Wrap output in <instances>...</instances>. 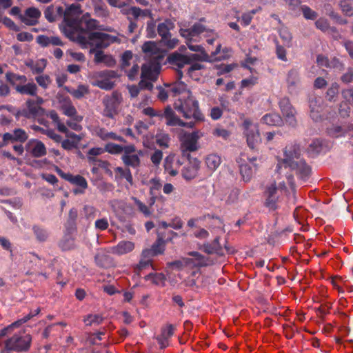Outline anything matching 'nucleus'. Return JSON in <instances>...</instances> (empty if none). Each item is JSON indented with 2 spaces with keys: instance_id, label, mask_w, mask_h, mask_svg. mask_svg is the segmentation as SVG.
I'll list each match as a JSON object with an SVG mask.
<instances>
[{
  "instance_id": "obj_1",
  "label": "nucleus",
  "mask_w": 353,
  "mask_h": 353,
  "mask_svg": "<svg viewBox=\"0 0 353 353\" xmlns=\"http://www.w3.org/2000/svg\"><path fill=\"white\" fill-rule=\"evenodd\" d=\"M188 94L186 98L180 99L174 103V109L181 113L185 119L193 118L197 121H203L204 117L199 110L197 100L192 96L190 90L188 91Z\"/></svg>"
},
{
  "instance_id": "obj_2",
  "label": "nucleus",
  "mask_w": 353,
  "mask_h": 353,
  "mask_svg": "<svg viewBox=\"0 0 353 353\" xmlns=\"http://www.w3.org/2000/svg\"><path fill=\"white\" fill-rule=\"evenodd\" d=\"M90 54L108 48L111 43L117 42L118 38L115 36L101 32H92L88 34Z\"/></svg>"
},
{
  "instance_id": "obj_3",
  "label": "nucleus",
  "mask_w": 353,
  "mask_h": 353,
  "mask_svg": "<svg viewBox=\"0 0 353 353\" xmlns=\"http://www.w3.org/2000/svg\"><path fill=\"white\" fill-rule=\"evenodd\" d=\"M32 337L30 334L24 332L14 334L11 338L6 341V350H2L1 353H8L9 350L23 352L29 350Z\"/></svg>"
},
{
  "instance_id": "obj_4",
  "label": "nucleus",
  "mask_w": 353,
  "mask_h": 353,
  "mask_svg": "<svg viewBox=\"0 0 353 353\" xmlns=\"http://www.w3.org/2000/svg\"><path fill=\"white\" fill-rule=\"evenodd\" d=\"M121 94L117 91L112 93L111 96H106L103 99L104 105L103 115L110 119H113L114 115L118 113L117 109L121 103Z\"/></svg>"
},
{
  "instance_id": "obj_5",
  "label": "nucleus",
  "mask_w": 353,
  "mask_h": 353,
  "mask_svg": "<svg viewBox=\"0 0 353 353\" xmlns=\"http://www.w3.org/2000/svg\"><path fill=\"white\" fill-rule=\"evenodd\" d=\"M161 59H162V57L157 55L154 58V60L143 64L141 66V79L155 81L161 70V64L159 62Z\"/></svg>"
},
{
  "instance_id": "obj_6",
  "label": "nucleus",
  "mask_w": 353,
  "mask_h": 353,
  "mask_svg": "<svg viewBox=\"0 0 353 353\" xmlns=\"http://www.w3.org/2000/svg\"><path fill=\"white\" fill-rule=\"evenodd\" d=\"M245 128L244 134L246 137L247 143L251 149H254L261 142V137L256 125H252L248 121L243 122Z\"/></svg>"
},
{
  "instance_id": "obj_7",
  "label": "nucleus",
  "mask_w": 353,
  "mask_h": 353,
  "mask_svg": "<svg viewBox=\"0 0 353 353\" xmlns=\"http://www.w3.org/2000/svg\"><path fill=\"white\" fill-rule=\"evenodd\" d=\"M82 13L81 6L79 3H72L65 10L63 22L69 28H74L77 25L78 18Z\"/></svg>"
},
{
  "instance_id": "obj_8",
  "label": "nucleus",
  "mask_w": 353,
  "mask_h": 353,
  "mask_svg": "<svg viewBox=\"0 0 353 353\" xmlns=\"http://www.w3.org/2000/svg\"><path fill=\"white\" fill-rule=\"evenodd\" d=\"M279 107L285 121L290 125L294 126L296 123L295 119L296 111L290 103V99L288 97L281 99L279 101Z\"/></svg>"
},
{
  "instance_id": "obj_9",
  "label": "nucleus",
  "mask_w": 353,
  "mask_h": 353,
  "mask_svg": "<svg viewBox=\"0 0 353 353\" xmlns=\"http://www.w3.org/2000/svg\"><path fill=\"white\" fill-rule=\"evenodd\" d=\"M309 108L310 110L311 118L317 121L321 119V112L323 110V100L320 97H316L314 94L309 96Z\"/></svg>"
},
{
  "instance_id": "obj_10",
  "label": "nucleus",
  "mask_w": 353,
  "mask_h": 353,
  "mask_svg": "<svg viewBox=\"0 0 353 353\" xmlns=\"http://www.w3.org/2000/svg\"><path fill=\"white\" fill-rule=\"evenodd\" d=\"M219 241L220 237L216 236L212 242H206L199 245V249L208 254H215L218 256H223L225 254Z\"/></svg>"
},
{
  "instance_id": "obj_11",
  "label": "nucleus",
  "mask_w": 353,
  "mask_h": 353,
  "mask_svg": "<svg viewBox=\"0 0 353 353\" xmlns=\"http://www.w3.org/2000/svg\"><path fill=\"white\" fill-rule=\"evenodd\" d=\"M27 152L33 157L39 158L46 154V148L43 142L37 139L30 140L25 145Z\"/></svg>"
},
{
  "instance_id": "obj_12",
  "label": "nucleus",
  "mask_w": 353,
  "mask_h": 353,
  "mask_svg": "<svg viewBox=\"0 0 353 353\" xmlns=\"http://www.w3.org/2000/svg\"><path fill=\"white\" fill-rule=\"evenodd\" d=\"M55 170L61 178H63L65 181H69L72 184L76 185L83 189L88 188L87 181L83 176L79 174L74 176L70 173H65L64 172H63L61 169H60L57 166L56 167Z\"/></svg>"
},
{
  "instance_id": "obj_13",
  "label": "nucleus",
  "mask_w": 353,
  "mask_h": 353,
  "mask_svg": "<svg viewBox=\"0 0 353 353\" xmlns=\"http://www.w3.org/2000/svg\"><path fill=\"white\" fill-rule=\"evenodd\" d=\"M288 166L292 170H295L299 177L304 181L308 178L311 172L310 166L303 160L291 162ZM285 167H287V165Z\"/></svg>"
},
{
  "instance_id": "obj_14",
  "label": "nucleus",
  "mask_w": 353,
  "mask_h": 353,
  "mask_svg": "<svg viewBox=\"0 0 353 353\" xmlns=\"http://www.w3.org/2000/svg\"><path fill=\"white\" fill-rule=\"evenodd\" d=\"M199 137L197 132L192 133L185 132L181 139V148H185L189 151L194 152L197 150V139Z\"/></svg>"
},
{
  "instance_id": "obj_15",
  "label": "nucleus",
  "mask_w": 353,
  "mask_h": 353,
  "mask_svg": "<svg viewBox=\"0 0 353 353\" xmlns=\"http://www.w3.org/2000/svg\"><path fill=\"white\" fill-rule=\"evenodd\" d=\"M284 154L285 159L283 160V162L286 166L290 164L291 162H295V159H298L300 157L301 148L297 144L292 145L285 148Z\"/></svg>"
},
{
  "instance_id": "obj_16",
  "label": "nucleus",
  "mask_w": 353,
  "mask_h": 353,
  "mask_svg": "<svg viewBox=\"0 0 353 353\" xmlns=\"http://www.w3.org/2000/svg\"><path fill=\"white\" fill-rule=\"evenodd\" d=\"M276 192L277 189L275 184H272L269 186L265 192L266 196L265 205L271 210H275L276 208V201L278 199Z\"/></svg>"
},
{
  "instance_id": "obj_17",
  "label": "nucleus",
  "mask_w": 353,
  "mask_h": 353,
  "mask_svg": "<svg viewBox=\"0 0 353 353\" xmlns=\"http://www.w3.org/2000/svg\"><path fill=\"white\" fill-rule=\"evenodd\" d=\"M6 139H10L11 143L19 142L25 143L28 139L27 132L21 128H16L12 133L6 132Z\"/></svg>"
},
{
  "instance_id": "obj_18",
  "label": "nucleus",
  "mask_w": 353,
  "mask_h": 353,
  "mask_svg": "<svg viewBox=\"0 0 353 353\" xmlns=\"http://www.w3.org/2000/svg\"><path fill=\"white\" fill-rule=\"evenodd\" d=\"M94 62L96 64L103 63L107 67H113L116 65V60L110 54H104L103 51L95 52Z\"/></svg>"
},
{
  "instance_id": "obj_19",
  "label": "nucleus",
  "mask_w": 353,
  "mask_h": 353,
  "mask_svg": "<svg viewBox=\"0 0 353 353\" xmlns=\"http://www.w3.org/2000/svg\"><path fill=\"white\" fill-rule=\"evenodd\" d=\"M174 27V23L170 19H166L164 22L161 23L157 26V32L161 37L162 41H165L170 37V30Z\"/></svg>"
},
{
  "instance_id": "obj_20",
  "label": "nucleus",
  "mask_w": 353,
  "mask_h": 353,
  "mask_svg": "<svg viewBox=\"0 0 353 353\" xmlns=\"http://www.w3.org/2000/svg\"><path fill=\"white\" fill-rule=\"evenodd\" d=\"M168 61L170 64L175 65L179 68H182L185 64H189L188 55H183L176 52L170 54Z\"/></svg>"
},
{
  "instance_id": "obj_21",
  "label": "nucleus",
  "mask_w": 353,
  "mask_h": 353,
  "mask_svg": "<svg viewBox=\"0 0 353 353\" xmlns=\"http://www.w3.org/2000/svg\"><path fill=\"white\" fill-rule=\"evenodd\" d=\"M134 244L131 241H121L116 246L112 247L111 252L112 254L122 255L133 250Z\"/></svg>"
},
{
  "instance_id": "obj_22",
  "label": "nucleus",
  "mask_w": 353,
  "mask_h": 353,
  "mask_svg": "<svg viewBox=\"0 0 353 353\" xmlns=\"http://www.w3.org/2000/svg\"><path fill=\"white\" fill-rule=\"evenodd\" d=\"M163 116L166 119V124L170 126H179L182 121L169 105L165 108Z\"/></svg>"
},
{
  "instance_id": "obj_23",
  "label": "nucleus",
  "mask_w": 353,
  "mask_h": 353,
  "mask_svg": "<svg viewBox=\"0 0 353 353\" xmlns=\"http://www.w3.org/2000/svg\"><path fill=\"white\" fill-rule=\"evenodd\" d=\"M37 42L42 47H46L50 44L53 46H61L63 45V42L58 37H47L45 35H39L37 37Z\"/></svg>"
},
{
  "instance_id": "obj_24",
  "label": "nucleus",
  "mask_w": 353,
  "mask_h": 353,
  "mask_svg": "<svg viewBox=\"0 0 353 353\" xmlns=\"http://www.w3.org/2000/svg\"><path fill=\"white\" fill-rule=\"evenodd\" d=\"M15 90L21 94H28L30 96H36L37 86L34 83H28L23 85H16Z\"/></svg>"
},
{
  "instance_id": "obj_25",
  "label": "nucleus",
  "mask_w": 353,
  "mask_h": 353,
  "mask_svg": "<svg viewBox=\"0 0 353 353\" xmlns=\"http://www.w3.org/2000/svg\"><path fill=\"white\" fill-rule=\"evenodd\" d=\"M262 121L268 125L280 126L283 121L281 117L276 113L266 114L262 117Z\"/></svg>"
},
{
  "instance_id": "obj_26",
  "label": "nucleus",
  "mask_w": 353,
  "mask_h": 353,
  "mask_svg": "<svg viewBox=\"0 0 353 353\" xmlns=\"http://www.w3.org/2000/svg\"><path fill=\"white\" fill-rule=\"evenodd\" d=\"M94 260L97 265L102 268H108L112 265V259L105 253H97Z\"/></svg>"
},
{
  "instance_id": "obj_27",
  "label": "nucleus",
  "mask_w": 353,
  "mask_h": 353,
  "mask_svg": "<svg viewBox=\"0 0 353 353\" xmlns=\"http://www.w3.org/2000/svg\"><path fill=\"white\" fill-rule=\"evenodd\" d=\"M59 247L63 251H68L75 248L74 239L68 232L66 233L59 243Z\"/></svg>"
},
{
  "instance_id": "obj_28",
  "label": "nucleus",
  "mask_w": 353,
  "mask_h": 353,
  "mask_svg": "<svg viewBox=\"0 0 353 353\" xmlns=\"http://www.w3.org/2000/svg\"><path fill=\"white\" fill-rule=\"evenodd\" d=\"M26 105L28 109V112L31 114L32 118L43 115L45 112L44 108L35 104L34 99H29L26 101Z\"/></svg>"
},
{
  "instance_id": "obj_29",
  "label": "nucleus",
  "mask_w": 353,
  "mask_h": 353,
  "mask_svg": "<svg viewBox=\"0 0 353 353\" xmlns=\"http://www.w3.org/2000/svg\"><path fill=\"white\" fill-rule=\"evenodd\" d=\"M168 240H165L163 235L158 233V237L156 241L152 244L151 249L157 256L161 254L164 252L165 242ZM171 240V238L169 239Z\"/></svg>"
},
{
  "instance_id": "obj_30",
  "label": "nucleus",
  "mask_w": 353,
  "mask_h": 353,
  "mask_svg": "<svg viewBox=\"0 0 353 353\" xmlns=\"http://www.w3.org/2000/svg\"><path fill=\"white\" fill-rule=\"evenodd\" d=\"M239 164V172L244 181H249L253 174L252 168L248 163H241V159L237 160Z\"/></svg>"
},
{
  "instance_id": "obj_31",
  "label": "nucleus",
  "mask_w": 353,
  "mask_h": 353,
  "mask_svg": "<svg viewBox=\"0 0 353 353\" xmlns=\"http://www.w3.org/2000/svg\"><path fill=\"white\" fill-rule=\"evenodd\" d=\"M300 81L299 74L297 70L292 69L288 72L287 83L288 88L292 91L295 89Z\"/></svg>"
},
{
  "instance_id": "obj_32",
  "label": "nucleus",
  "mask_w": 353,
  "mask_h": 353,
  "mask_svg": "<svg viewBox=\"0 0 353 353\" xmlns=\"http://www.w3.org/2000/svg\"><path fill=\"white\" fill-rule=\"evenodd\" d=\"M121 159L125 165L132 168H137L141 163L138 154L122 155Z\"/></svg>"
},
{
  "instance_id": "obj_33",
  "label": "nucleus",
  "mask_w": 353,
  "mask_h": 353,
  "mask_svg": "<svg viewBox=\"0 0 353 353\" xmlns=\"http://www.w3.org/2000/svg\"><path fill=\"white\" fill-rule=\"evenodd\" d=\"M181 31L188 32L190 37H194L206 31V28L203 25L199 23H195L190 28L181 29Z\"/></svg>"
},
{
  "instance_id": "obj_34",
  "label": "nucleus",
  "mask_w": 353,
  "mask_h": 353,
  "mask_svg": "<svg viewBox=\"0 0 353 353\" xmlns=\"http://www.w3.org/2000/svg\"><path fill=\"white\" fill-rule=\"evenodd\" d=\"M339 86L336 83H332L326 92L325 99L330 102H335L338 99Z\"/></svg>"
},
{
  "instance_id": "obj_35",
  "label": "nucleus",
  "mask_w": 353,
  "mask_h": 353,
  "mask_svg": "<svg viewBox=\"0 0 353 353\" xmlns=\"http://www.w3.org/2000/svg\"><path fill=\"white\" fill-rule=\"evenodd\" d=\"M142 51L147 54L156 55L159 52V48L154 41H145L142 46Z\"/></svg>"
},
{
  "instance_id": "obj_36",
  "label": "nucleus",
  "mask_w": 353,
  "mask_h": 353,
  "mask_svg": "<svg viewBox=\"0 0 353 353\" xmlns=\"http://www.w3.org/2000/svg\"><path fill=\"white\" fill-rule=\"evenodd\" d=\"M21 9L17 7L14 6L11 8L10 11V14L14 16H18L19 19L24 23L26 25L28 26H34L37 23V21L35 20H29L28 18H26L25 16L20 14Z\"/></svg>"
},
{
  "instance_id": "obj_37",
  "label": "nucleus",
  "mask_w": 353,
  "mask_h": 353,
  "mask_svg": "<svg viewBox=\"0 0 353 353\" xmlns=\"http://www.w3.org/2000/svg\"><path fill=\"white\" fill-rule=\"evenodd\" d=\"M196 165H194L193 167H190V165H186L184 167L182 170L183 177L188 181H190L194 179L198 172L196 170Z\"/></svg>"
},
{
  "instance_id": "obj_38",
  "label": "nucleus",
  "mask_w": 353,
  "mask_h": 353,
  "mask_svg": "<svg viewBox=\"0 0 353 353\" xmlns=\"http://www.w3.org/2000/svg\"><path fill=\"white\" fill-rule=\"evenodd\" d=\"M89 16L88 13H86L83 16L82 21H84L85 24V28L88 30H104L101 28V26H99V21L94 19H86V17Z\"/></svg>"
},
{
  "instance_id": "obj_39",
  "label": "nucleus",
  "mask_w": 353,
  "mask_h": 353,
  "mask_svg": "<svg viewBox=\"0 0 353 353\" xmlns=\"http://www.w3.org/2000/svg\"><path fill=\"white\" fill-rule=\"evenodd\" d=\"M77 216V210L76 208H72L69 212L68 219L67 221V231L74 230Z\"/></svg>"
},
{
  "instance_id": "obj_40",
  "label": "nucleus",
  "mask_w": 353,
  "mask_h": 353,
  "mask_svg": "<svg viewBox=\"0 0 353 353\" xmlns=\"http://www.w3.org/2000/svg\"><path fill=\"white\" fill-rule=\"evenodd\" d=\"M188 58L189 59V64H191L194 61H201L206 62H211L212 59L210 56H209L206 52H202V53L198 54H191L188 55Z\"/></svg>"
},
{
  "instance_id": "obj_41",
  "label": "nucleus",
  "mask_w": 353,
  "mask_h": 353,
  "mask_svg": "<svg viewBox=\"0 0 353 353\" xmlns=\"http://www.w3.org/2000/svg\"><path fill=\"white\" fill-rule=\"evenodd\" d=\"M207 166L210 170H215L221 163V158L216 154H210L205 159Z\"/></svg>"
},
{
  "instance_id": "obj_42",
  "label": "nucleus",
  "mask_w": 353,
  "mask_h": 353,
  "mask_svg": "<svg viewBox=\"0 0 353 353\" xmlns=\"http://www.w3.org/2000/svg\"><path fill=\"white\" fill-rule=\"evenodd\" d=\"M156 143L163 148H168V143L170 141V137L168 134L164 132H159L156 134Z\"/></svg>"
},
{
  "instance_id": "obj_43",
  "label": "nucleus",
  "mask_w": 353,
  "mask_h": 353,
  "mask_svg": "<svg viewBox=\"0 0 353 353\" xmlns=\"http://www.w3.org/2000/svg\"><path fill=\"white\" fill-rule=\"evenodd\" d=\"M30 315L28 316H24L23 319L18 320L11 325H8L6 327H4L3 329L0 330V337L4 336L7 334L8 332H9L11 330H12L14 327H18L20 325H21L23 323H26L28 321V319L30 318Z\"/></svg>"
},
{
  "instance_id": "obj_44",
  "label": "nucleus",
  "mask_w": 353,
  "mask_h": 353,
  "mask_svg": "<svg viewBox=\"0 0 353 353\" xmlns=\"http://www.w3.org/2000/svg\"><path fill=\"white\" fill-rule=\"evenodd\" d=\"M6 80L13 86L15 87L17 81L25 83L27 81V78L24 75H18L12 72H7L6 74Z\"/></svg>"
},
{
  "instance_id": "obj_45",
  "label": "nucleus",
  "mask_w": 353,
  "mask_h": 353,
  "mask_svg": "<svg viewBox=\"0 0 353 353\" xmlns=\"http://www.w3.org/2000/svg\"><path fill=\"white\" fill-rule=\"evenodd\" d=\"M41 11L34 7H30L26 10L25 17L29 20H35L38 21V19L41 17Z\"/></svg>"
},
{
  "instance_id": "obj_46",
  "label": "nucleus",
  "mask_w": 353,
  "mask_h": 353,
  "mask_svg": "<svg viewBox=\"0 0 353 353\" xmlns=\"http://www.w3.org/2000/svg\"><path fill=\"white\" fill-rule=\"evenodd\" d=\"M301 10L304 18L306 19L315 20L318 17V13L306 5L301 6Z\"/></svg>"
},
{
  "instance_id": "obj_47",
  "label": "nucleus",
  "mask_w": 353,
  "mask_h": 353,
  "mask_svg": "<svg viewBox=\"0 0 353 353\" xmlns=\"http://www.w3.org/2000/svg\"><path fill=\"white\" fill-rule=\"evenodd\" d=\"M67 37L71 39L72 41H77L78 43L82 46H89V39L88 37H85V36L78 34L76 37H73L74 32L70 31L69 33H66Z\"/></svg>"
},
{
  "instance_id": "obj_48",
  "label": "nucleus",
  "mask_w": 353,
  "mask_h": 353,
  "mask_svg": "<svg viewBox=\"0 0 353 353\" xmlns=\"http://www.w3.org/2000/svg\"><path fill=\"white\" fill-rule=\"evenodd\" d=\"M216 263V261L210 256H205L203 254L201 255V258L197 261V263L194 264V267H206L212 265Z\"/></svg>"
},
{
  "instance_id": "obj_49",
  "label": "nucleus",
  "mask_w": 353,
  "mask_h": 353,
  "mask_svg": "<svg viewBox=\"0 0 353 353\" xmlns=\"http://www.w3.org/2000/svg\"><path fill=\"white\" fill-rule=\"evenodd\" d=\"M279 35L283 40L284 46L288 48L290 47L292 39L291 33L286 28H282L279 31Z\"/></svg>"
},
{
  "instance_id": "obj_50",
  "label": "nucleus",
  "mask_w": 353,
  "mask_h": 353,
  "mask_svg": "<svg viewBox=\"0 0 353 353\" xmlns=\"http://www.w3.org/2000/svg\"><path fill=\"white\" fill-rule=\"evenodd\" d=\"M186 84L183 81H178L175 82L170 89V91L174 94V96L180 94L181 93L186 90Z\"/></svg>"
},
{
  "instance_id": "obj_51",
  "label": "nucleus",
  "mask_w": 353,
  "mask_h": 353,
  "mask_svg": "<svg viewBox=\"0 0 353 353\" xmlns=\"http://www.w3.org/2000/svg\"><path fill=\"white\" fill-rule=\"evenodd\" d=\"M94 85L101 89L110 90L114 88L115 83L108 79L97 80Z\"/></svg>"
},
{
  "instance_id": "obj_52",
  "label": "nucleus",
  "mask_w": 353,
  "mask_h": 353,
  "mask_svg": "<svg viewBox=\"0 0 353 353\" xmlns=\"http://www.w3.org/2000/svg\"><path fill=\"white\" fill-rule=\"evenodd\" d=\"M152 260H150V259H142L141 258V260L139 263L138 265H137V266L134 268V273L139 276L140 275V272L141 270H143V269H145L146 268L149 267V266H152Z\"/></svg>"
},
{
  "instance_id": "obj_53",
  "label": "nucleus",
  "mask_w": 353,
  "mask_h": 353,
  "mask_svg": "<svg viewBox=\"0 0 353 353\" xmlns=\"http://www.w3.org/2000/svg\"><path fill=\"white\" fill-rule=\"evenodd\" d=\"M32 229L38 241H45L47 239L48 235L47 231L45 229L41 228L37 225H34Z\"/></svg>"
},
{
  "instance_id": "obj_54",
  "label": "nucleus",
  "mask_w": 353,
  "mask_h": 353,
  "mask_svg": "<svg viewBox=\"0 0 353 353\" xmlns=\"http://www.w3.org/2000/svg\"><path fill=\"white\" fill-rule=\"evenodd\" d=\"M104 150L110 154H121L123 152V148L120 145L108 143L105 145Z\"/></svg>"
},
{
  "instance_id": "obj_55",
  "label": "nucleus",
  "mask_w": 353,
  "mask_h": 353,
  "mask_svg": "<svg viewBox=\"0 0 353 353\" xmlns=\"http://www.w3.org/2000/svg\"><path fill=\"white\" fill-rule=\"evenodd\" d=\"M103 321V317L99 314H90L84 319L86 325H92L93 324L99 325Z\"/></svg>"
},
{
  "instance_id": "obj_56",
  "label": "nucleus",
  "mask_w": 353,
  "mask_h": 353,
  "mask_svg": "<svg viewBox=\"0 0 353 353\" xmlns=\"http://www.w3.org/2000/svg\"><path fill=\"white\" fill-rule=\"evenodd\" d=\"M116 172L119 173L121 176L125 178L131 185L133 183V178L129 168L123 169L121 167L116 168Z\"/></svg>"
},
{
  "instance_id": "obj_57",
  "label": "nucleus",
  "mask_w": 353,
  "mask_h": 353,
  "mask_svg": "<svg viewBox=\"0 0 353 353\" xmlns=\"http://www.w3.org/2000/svg\"><path fill=\"white\" fill-rule=\"evenodd\" d=\"M55 8L53 5L47 7L44 11L45 18L50 23L54 22L57 15L54 14Z\"/></svg>"
},
{
  "instance_id": "obj_58",
  "label": "nucleus",
  "mask_w": 353,
  "mask_h": 353,
  "mask_svg": "<svg viewBox=\"0 0 353 353\" xmlns=\"http://www.w3.org/2000/svg\"><path fill=\"white\" fill-rule=\"evenodd\" d=\"M146 33H147V37H148V38H154L157 36L156 24L154 21V19H152L150 21H148L147 28H146Z\"/></svg>"
},
{
  "instance_id": "obj_59",
  "label": "nucleus",
  "mask_w": 353,
  "mask_h": 353,
  "mask_svg": "<svg viewBox=\"0 0 353 353\" xmlns=\"http://www.w3.org/2000/svg\"><path fill=\"white\" fill-rule=\"evenodd\" d=\"M145 280L149 281L151 280L152 283L155 285L159 284V281L165 280V276L162 273L157 274V273H150L144 277Z\"/></svg>"
},
{
  "instance_id": "obj_60",
  "label": "nucleus",
  "mask_w": 353,
  "mask_h": 353,
  "mask_svg": "<svg viewBox=\"0 0 353 353\" xmlns=\"http://www.w3.org/2000/svg\"><path fill=\"white\" fill-rule=\"evenodd\" d=\"M316 27L322 32H328L330 26L328 21L324 18H319L315 22Z\"/></svg>"
},
{
  "instance_id": "obj_61",
  "label": "nucleus",
  "mask_w": 353,
  "mask_h": 353,
  "mask_svg": "<svg viewBox=\"0 0 353 353\" xmlns=\"http://www.w3.org/2000/svg\"><path fill=\"white\" fill-rule=\"evenodd\" d=\"M98 77L100 78H102L103 79H114L118 77V74L117 72L114 70H105L103 71H100L97 73Z\"/></svg>"
},
{
  "instance_id": "obj_62",
  "label": "nucleus",
  "mask_w": 353,
  "mask_h": 353,
  "mask_svg": "<svg viewBox=\"0 0 353 353\" xmlns=\"http://www.w3.org/2000/svg\"><path fill=\"white\" fill-rule=\"evenodd\" d=\"M132 52L130 50L125 51L121 57V68H125L130 65V61L132 59Z\"/></svg>"
},
{
  "instance_id": "obj_63",
  "label": "nucleus",
  "mask_w": 353,
  "mask_h": 353,
  "mask_svg": "<svg viewBox=\"0 0 353 353\" xmlns=\"http://www.w3.org/2000/svg\"><path fill=\"white\" fill-rule=\"evenodd\" d=\"M37 83L42 88H46L51 83V79L48 75H40L35 78Z\"/></svg>"
},
{
  "instance_id": "obj_64",
  "label": "nucleus",
  "mask_w": 353,
  "mask_h": 353,
  "mask_svg": "<svg viewBox=\"0 0 353 353\" xmlns=\"http://www.w3.org/2000/svg\"><path fill=\"white\" fill-rule=\"evenodd\" d=\"M341 94L345 101L353 105V88L343 90Z\"/></svg>"
}]
</instances>
